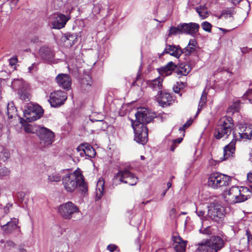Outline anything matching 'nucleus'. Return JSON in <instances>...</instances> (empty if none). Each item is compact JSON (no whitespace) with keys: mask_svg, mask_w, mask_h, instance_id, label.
<instances>
[{"mask_svg":"<svg viewBox=\"0 0 252 252\" xmlns=\"http://www.w3.org/2000/svg\"><path fill=\"white\" fill-rule=\"evenodd\" d=\"M207 93H206L205 91H204L202 93V95L200 97L198 103V109L196 113L197 115L200 112L203 107L205 105L207 100Z\"/></svg>","mask_w":252,"mask_h":252,"instance_id":"35","label":"nucleus"},{"mask_svg":"<svg viewBox=\"0 0 252 252\" xmlns=\"http://www.w3.org/2000/svg\"><path fill=\"white\" fill-rule=\"evenodd\" d=\"M231 118L220 119L215 129L214 135L217 139L227 138L232 131L233 124Z\"/></svg>","mask_w":252,"mask_h":252,"instance_id":"5","label":"nucleus"},{"mask_svg":"<svg viewBox=\"0 0 252 252\" xmlns=\"http://www.w3.org/2000/svg\"><path fill=\"white\" fill-rule=\"evenodd\" d=\"M192 123V120L190 119L188 120L182 127H180L179 129V130H185Z\"/></svg>","mask_w":252,"mask_h":252,"instance_id":"43","label":"nucleus"},{"mask_svg":"<svg viewBox=\"0 0 252 252\" xmlns=\"http://www.w3.org/2000/svg\"><path fill=\"white\" fill-rule=\"evenodd\" d=\"M231 180V177L219 173L214 172L208 178V186L214 189H218L228 186Z\"/></svg>","mask_w":252,"mask_h":252,"instance_id":"7","label":"nucleus"},{"mask_svg":"<svg viewBox=\"0 0 252 252\" xmlns=\"http://www.w3.org/2000/svg\"><path fill=\"white\" fill-rule=\"evenodd\" d=\"M9 151L2 147H0V160L5 161L10 157Z\"/></svg>","mask_w":252,"mask_h":252,"instance_id":"36","label":"nucleus"},{"mask_svg":"<svg viewBox=\"0 0 252 252\" xmlns=\"http://www.w3.org/2000/svg\"><path fill=\"white\" fill-rule=\"evenodd\" d=\"M199 231L201 233L206 235H210L211 233V230L210 226H208L203 229H200Z\"/></svg>","mask_w":252,"mask_h":252,"instance_id":"46","label":"nucleus"},{"mask_svg":"<svg viewBox=\"0 0 252 252\" xmlns=\"http://www.w3.org/2000/svg\"><path fill=\"white\" fill-rule=\"evenodd\" d=\"M61 179V174L56 171L49 173L48 175L47 180L49 182H59Z\"/></svg>","mask_w":252,"mask_h":252,"instance_id":"32","label":"nucleus"},{"mask_svg":"<svg viewBox=\"0 0 252 252\" xmlns=\"http://www.w3.org/2000/svg\"><path fill=\"white\" fill-rule=\"evenodd\" d=\"M191 68L189 64L185 63H181L176 65L175 71L179 75L186 76L191 71Z\"/></svg>","mask_w":252,"mask_h":252,"instance_id":"23","label":"nucleus"},{"mask_svg":"<svg viewBox=\"0 0 252 252\" xmlns=\"http://www.w3.org/2000/svg\"><path fill=\"white\" fill-rule=\"evenodd\" d=\"M183 33H186L192 35L198 31L199 28V24L195 23H183L182 24Z\"/></svg>","mask_w":252,"mask_h":252,"instance_id":"20","label":"nucleus"},{"mask_svg":"<svg viewBox=\"0 0 252 252\" xmlns=\"http://www.w3.org/2000/svg\"><path fill=\"white\" fill-rule=\"evenodd\" d=\"M66 93L62 91H57L50 94L49 102L51 106L57 107L63 105L67 99Z\"/></svg>","mask_w":252,"mask_h":252,"instance_id":"13","label":"nucleus"},{"mask_svg":"<svg viewBox=\"0 0 252 252\" xmlns=\"http://www.w3.org/2000/svg\"><path fill=\"white\" fill-rule=\"evenodd\" d=\"M58 85L62 88L69 90L71 88V79L67 74H60L56 78Z\"/></svg>","mask_w":252,"mask_h":252,"instance_id":"16","label":"nucleus"},{"mask_svg":"<svg viewBox=\"0 0 252 252\" xmlns=\"http://www.w3.org/2000/svg\"><path fill=\"white\" fill-rule=\"evenodd\" d=\"M10 173V170L0 163V178L9 176Z\"/></svg>","mask_w":252,"mask_h":252,"instance_id":"38","label":"nucleus"},{"mask_svg":"<svg viewBox=\"0 0 252 252\" xmlns=\"http://www.w3.org/2000/svg\"><path fill=\"white\" fill-rule=\"evenodd\" d=\"M196 213L197 214V215L200 217H203L204 216V214H205V211H203V210H196Z\"/></svg>","mask_w":252,"mask_h":252,"instance_id":"52","label":"nucleus"},{"mask_svg":"<svg viewBox=\"0 0 252 252\" xmlns=\"http://www.w3.org/2000/svg\"><path fill=\"white\" fill-rule=\"evenodd\" d=\"M173 90L175 93H179L180 92V88L177 85H174L173 87Z\"/></svg>","mask_w":252,"mask_h":252,"instance_id":"54","label":"nucleus"},{"mask_svg":"<svg viewBox=\"0 0 252 252\" xmlns=\"http://www.w3.org/2000/svg\"><path fill=\"white\" fill-rule=\"evenodd\" d=\"M62 183L64 189L68 192H73L77 187L83 192L88 191L82 174L77 170L64 175L62 178Z\"/></svg>","mask_w":252,"mask_h":252,"instance_id":"3","label":"nucleus"},{"mask_svg":"<svg viewBox=\"0 0 252 252\" xmlns=\"http://www.w3.org/2000/svg\"><path fill=\"white\" fill-rule=\"evenodd\" d=\"M37 40H38V38H37V37H35L34 38V40H32V41H33V42H37Z\"/></svg>","mask_w":252,"mask_h":252,"instance_id":"63","label":"nucleus"},{"mask_svg":"<svg viewBox=\"0 0 252 252\" xmlns=\"http://www.w3.org/2000/svg\"><path fill=\"white\" fill-rule=\"evenodd\" d=\"M201 26L203 29L207 32H210L211 31L212 25L208 22H204L202 23Z\"/></svg>","mask_w":252,"mask_h":252,"instance_id":"41","label":"nucleus"},{"mask_svg":"<svg viewBox=\"0 0 252 252\" xmlns=\"http://www.w3.org/2000/svg\"><path fill=\"white\" fill-rule=\"evenodd\" d=\"M18 219H11V221L7 222L5 224L1 225V229L5 233L9 234L17 228Z\"/></svg>","mask_w":252,"mask_h":252,"instance_id":"21","label":"nucleus"},{"mask_svg":"<svg viewBox=\"0 0 252 252\" xmlns=\"http://www.w3.org/2000/svg\"><path fill=\"white\" fill-rule=\"evenodd\" d=\"M174 241L176 243L174 249L176 252H185L186 242L183 241L180 237H175Z\"/></svg>","mask_w":252,"mask_h":252,"instance_id":"28","label":"nucleus"},{"mask_svg":"<svg viewBox=\"0 0 252 252\" xmlns=\"http://www.w3.org/2000/svg\"><path fill=\"white\" fill-rule=\"evenodd\" d=\"M252 196V191L245 187H232L224 194L225 200L230 204L240 203Z\"/></svg>","mask_w":252,"mask_h":252,"instance_id":"4","label":"nucleus"},{"mask_svg":"<svg viewBox=\"0 0 252 252\" xmlns=\"http://www.w3.org/2000/svg\"><path fill=\"white\" fill-rule=\"evenodd\" d=\"M85 146L83 144H82L80 145L77 148V151L79 153V155L81 157H84V156H86V153L84 152H85Z\"/></svg>","mask_w":252,"mask_h":252,"instance_id":"42","label":"nucleus"},{"mask_svg":"<svg viewBox=\"0 0 252 252\" xmlns=\"http://www.w3.org/2000/svg\"><path fill=\"white\" fill-rule=\"evenodd\" d=\"M250 160L251 161V162H252V153H251V155H250Z\"/></svg>","mask_w":252,"mask_h":252,"instance_id":"62","label":"nucleus"},{"mask_svg":"<svg viewBox=\"0 0 252 252\" xmlns=\"http://www.w3.org/2000/svg\"><path fill=\"white\" fill-rule=\"evenodd\" d=\"M163 79L158 77L152 80H149L147 84L153 90L158 91L159 94L162 89Z\"/></svg>","mask_w":252,"mask_h":252,"instance_id":"26","label":"nucleus"},{"mask_svg":"<svg viewBox=\"0 0 252 252\" xmlns=\"http://www.w3.org/2000/svg\"><path fill=\"white\" fill-rule=\"evenodd\" d=\"M118 247L115 244H109L107 247V250L110 252H113L118 249Z\"/></svg>","mask_w":252,"mask_h":252,"instance_id":"47","label":"nucleus"},{"mask_svg":"<svg viewBox=\"0 0 252 252\" xmlns=\"http://www.w3.org/2000/svg\"><path fill=\"white\" fill-rule=\"evenodd\" d=\"M19 252H27L26 250L22 248H20L19 249Z\"/></svg>","mask_w":252,"mask_h":252,"instance_id":"58","label":"nucleus"},{"mask_svg":"<svg viewBox=\"0 0 252 252\" xmlns=\"http://www.w3.org/2000/svg\"><path fill=\"white\" fill-rule=\"evenodd\" d=\"M197 41L195 39H191L189 40L188 45L194 47L195 49L197 46Z\"/></svg>","mask_w":252,"mask_h":252,"instance_id":"48","label":"nucleus"},{"mask_svg":"<svg viewBox=\"0 0 252 252\" xmlns=\"http://www.w3.org/2000/svg\"><path fill=\"white\" fill-rule=\"evenodd\" d=\"M6 245L10 248H13L15 246V244L12 241H7L6 242Z\"/></svg>","mask_w":252,"mask_h":252,"instance_id":"50","label":"nucleus"},{"mask_svg":"<svg viewBox=\"0 0 252 252\" xmlns=\"http://www.w3.org/2000/svg\"><path fill=\"white\" fill-rule=\"evenodd\" d=\"M136 120H131V126L134 131V140L137 143L145 144L148 141V128L146 125L151 122L155 117V113L147 108L138 109L135 114Z\"/></svg>","mask_w":252,"mask_h":252,"instance_id":"1","label":"nucleus"},{"mask_svg":"<svg viewBox=\"0 0 252 252\" xmlns=\"http://www.w3.org/2000/svg\"><path fill=\"white\" fill-rule=\"evenodd\" d=\"M195 9L202 19H205L208 16L209 13L205 4L196 6Z\"/></svg>","mask_w":252,"mask_h":252,"instance_id":"30","label":"nucleus"},{"mask_svg":"<svg viewBox=\"0 0 252 252\" xmlns=\"http://www.w3.org/2000/svg\"><path fill=\"white\" fill-rule=\"evenodd\" d=\"M158 95V101L159 104L163 107L169 106L173 100L170 94L166 92L160 91V93Z\"/></svg>","mask_w":252,"mask_h":252,"instance_id":"18","label":"nucleus"},{"mask_svg":"<svg viewBox=\"0 0 252 252\" xmlns=\"http://www.w3.org/2000/svg\"><path fill=\"white\" fill-rule=\"evenodd\" d=\"M58 212L63 219L70 220L74 214L79 212V209L77 205L72 202L68 201L59 206Z\"/></svg>","mask_w":252,"mask_h":252,"instance_id":"9","label":"nucleus"},{"mask_svg":"<svg viewBox=\"0 0 252 252\" xmlns=\"http://www.w3.org/2000/svg\"><path fill=\"white\" fill-rule=\"evenodd\" d=\"M164 54H169L172 56L178 58L183 54V52L179 46L168 45H166L162 55Z\"/></svg>","mask_w":252,"mask_h":252,"instance_id":"19","label":"nucleus"},{"mask_svg":"<svg viewBox=\"0 0 252 252\" xmlns=\"http://www.w3.org/2000/svg\"><path fill=\"white\" fill-rule=\"evenodd\" d=\"M38 134L40 140V144L45 147L50 146L54 141L55 135L50 129L41 127L38 129Z\"/></svg>","mask_w":252,"mask_h":252,"instance_id":"11","label":"nucleus"},{"mask_svg":"<svg viewBox=\"0 0 252 252\" xmlns=\"http://www.w3.org/2000/svg\"><path fill=\"white\" fill-rule=\"evenodd\" d=\"M195 49L189 45L182 50L183 54H184L186 56L189 55L191 53L195 51Z\"/></svg>","mask_w":252,"mask_h":252,"instance_id":"40","label":"nucleus"},{"mask_svg":"<svg viewBox=\"0 0 252 252\" xmlns=\"http://www.w3.org/2000/svg\"><path fill=\"white\" fill-rule=\"evenodd\" d=\"M247 178L248 181L252 183V172H250L247 174Z\"/></svg>","mask_w":252,"mask_h":252,"instance_id":"55","label":"nucleus"},{"mask_svg":"<svg viewBox=\"0 0 252 252\" xmlns=\"http://www.w3.org/2000/svg\"><path fill=\"white\" fill-rule=\"evenodd\" d=\"M182 31V24H179L177 27H171L169 30L168 36H170L172 35L182 34L183 33Z\"/></svg>","mask_w":252,"mask_h":252,"instance_id":"34","label":"nucleus"},{"mask_svg":"<svg viewBox=\"0 0 252 252\" xmlns=\"http://www.w3.org/2000/svg\"><path fill=\"white\" fill-rule=\"evenodd\" d=\"M92 83V80L91 77L87 75L82 79L81 87L82 90L87 91L91 86Z\"/></svg>","mask_w":252,"mask_h":252,"instance_id":"31","label":"nucleus"},{"mask_svg":"<svg viewBox=\"0 0 252 252\" xmlns=\"http://www.w3.org/2000/svg\"><path fill=\"white\" fill-rule=\"evenodd\" d=\"M85 146V153H86V156L91 158L94 157L96 152L94 148L90 144L88 143H84Z\"/></svg>","mask_w":252,"mask_h":252,"instance_id":"33","label":"nucleus"},{"mask_svg":"<svg viewBox=\"0 0 252 252\" xmlns=\"http://www.w3.org/2000/svg\"><path fill=\"white\" fill-rule=\"evenodd\" d=\"M49 18L53 29H61L65 26L66 22L70 19V17L60 13H56L52 15Z\"/></svg>","mask_w":252,"mask_h":252,"instance_id":"12","label":"nucleus"},{"mask_svg":"<svg viewBox=\"0 0 252 252\" xmlns=\"http://www.w3.org/2000/svg\"><path fill=\"white\" fill-rule=\"evenodd\" d=\"M22 84L23 86L22 87L18 89V94L20 96V98L22 100L25 101H28L31 98V95L29 93V86L27 84L23 83L22 81H20L19 80H14L13 83V85L15 86L16 84Z\"/></svg>","mask_w":252,"mask_h":252,"instance_id":"15","label":"nucleus"},{"mask_svg":"<svg viewBox=\"0 0 252 252\" xmlns=\"http://www.w3.org/2000/svg\"><path fill=\"white\" fill-rule=\"evenodd\" d=\"M247 240L245 238H242L240 240V246L242 243H244V248L240 247L239 250H235L233 252H249V243L252 240V235L249 230H246Z\"/></svg>","mask_w":252,"mask_h":252,"instance_id":"24","label":"nucleus"},{"mask_svg":"<svg viewBox=\"0 0 252 252\" xmlns=\"http://www.w3.org/2000/svg\"><path fill=\"white\" fill-rule=\"evenodd\" d=\"M167 191V189H165V190L163 191V193H162V196H164V195H165V194H166V193Z\"/></svg>","mask_w":252,"mask_h":252,"instance_id":"64","label":"nucleus"},{"mask_svg":"<svg viewBox=\"0 0 252 252\" xmlns=\"http://www.w3.org/2000/svg\"><path fill=\"white\" fill-rule=\"evenodd\" d=\"M245 97L249 100L251 103H252V88L249 89L244 94Z\"/></svg>","mask_w":252,"mask_h":252,"instance_id":"44","label":"nucleus"},{"mask_svg":"<svg viewBox=\"0 0 252 252\" xmlns=\"http://www.w3.org/2000/svg\"><path fill=\"white\" fill-rule=\"evenodd\" d=\"M195 252H211L207 245H205L203 241L198 243Z\"/></svg>","mask_w":252,"mask_h":252,"instance_id":"37","label":"nucleus"},{"mask_svg":"<svg viewBox=\"0 0 252 252\" xmlns=\"http://www.w3.org/2000/svg\"><path fill=\"white\" fill-rule=\"evenodd\" d=\"M104 180L100 178L97 182L95 190V200L100 199L104 194Z\"/></svg>","mask_w":252,"mask_h":252,"instance_id":"27","label":"nucleus"},{"mask_svg":"<svg viewBox=\"0 0 252 252\" xmlns=\"http://www.w3.org/2000/svg\"><path fill=\"white\" fill-rule=\"evenodd\" d=\"M238 129L236 127L233 130V138L230 143L225 146L223 149V157L220 158V161L233 157L235 150V143L242 139H250L252 135V126L248 124H240L238 126Z\"/></svg>","mask_w":252,"mask_h":252,"instance_id":"2","label":"nucleus"},{"mask_svg":"<svg viewBox=\"0 0 252 252\" xmlns=\"http://www.w3.org/2000/svg\"><path fill=\"white\" fill-rule=\"evenodd\" d=\"M25 196V193L23 192H19L17 194V197L22 201L24 199Z\"/></svg>","mask_w":252,"mask_h":252,"instance_id":"51","label":"nucleus"},{"mask_svg":"<svg viewBox=\"0 0 252 252\" xmlns=\"http://www.w3.org/2000/svg\"><path fill=\"white\" fill-rule=\"evenodd\" d=\"M239 108V102H235L229 106L227 111L232 113L238 111Z\"/></svg>","mask_w":252,"mask_h":252,"instance_id":"39","label":"nucleus"},{"mask_svg":"<svg viewBox=\"0 0 252 252\" xmlns=\"http://www.w3.org/2000/svg\"><path fill=\"white\" fill-rule=\"evenodd\" d=\"M137 182L138 178L126 169L119 170L113 179V183L115 185L125 183L130 186H134Z\"/></svg>","mask_w":252,"mask_h":252,"instance_id":"6","label":"nucleus"},{"mask_svg":"<svg viewBox=\"0 0 252 252\" xmlns=\"http://www.w3.org/2000/svg\"><path fill=\"white\" fill-rule=\"evenodd\" d=\"M33 65H34V64H32V66H29V67H28V70H29V72H31V71H32V68H33Z\"/></svg>","mask_w":252,"mask_h":252,"instance_id":"59","label":"nucleus"},{"mask_svg":"<svg viewBox=\"0 0 252 252\" xmlns=\"http://www.w3.org/2000/svg\"><path fill=\"white\" fill-rule=\"evenodd\" d=\"M224 209L220 204L212 203L208 207V216L215 221H221L224 217Z\"/></svg>","mask_w":252,"mask_h":252,"instance_id":"10","label":"nucleus"},{"mask_svg":"<svg viewBox=\"0 0 252 252\" xmlns=\"http://www.w3.org/2000/svg\"><path fill=\"white\" fill-rule=\"evenodd\" d=\"M24 130L27 132V133H32V126L30 125H27L26 126H25L24 127Z\"/></svg>","mask_w":252,"mask_h":252,"instance_id":"49","label":"nucleus"},{"mask_svg":"<svg viewBox=\"0 0 252 252\" xmlns=\"http://www.w3.org/2000/svg\"><path fill=\"white\" fill-rule=\"evenodd\" d=\"M169 215L171 217H175V216H176V210H175V208H172L169 211Z\"/></svg>","mask_w":252,"mask_h":252,"instance_id":"53","label":"nucleus"},{"mask_svg":"<svg viewBox=\"0 0 252 252\" xmlns=\"http://www.w3.org/2000/svg\"><path fill=\"white\" fill-rule=\"evenodd\" d=\"M175 148V146H174V144H173V145H172V146H171V150L172 151H174Z\"/></svg>","mask_w":252,"mask_h":252,"instance_id":"60","label":"nucleus"},{"mask_svg":"<svg viewBox=\"0 0 252 252\" xmlns=\"http://www.w3.org/2000/svg\"><path fill=\"white\" fill-rule=\"evenodd\" d=\"M172 183L171 182H168L167 183V189H166L168 190L171 187Z\"/></svg>","mask_w":252,"mask_h":252,"instance_id":"57","label":"nucleus"},{"mask_svg":"<svg viewBox=\"0 0 252 252\" xmlns=\"http://www.w3.org/2000/svg\"><path fill=\"white\" fill-rule=\"evenodd\" d=\"M240 247H241V248H244V243H242L241 245L240 246V243L239 244V249L238 250H239L240 249Z\"/></svg>","mask_w":252,"mask_h":252,"instance_id":"61","label":"nucleus"},{"mask_svg":"<svg viewBox=\"0 0 252 252\" xmlns=\"http://www.w3.org/2000/svg\"><path fill=\"white\" fill-rule=\"evenodd\" d=\"M17 109L14 106L13 102H11L7 104L5 113L8 116V119H12L17 114Z\"/></svg>","mask_w":252,"mask_h":252,"instance_id":"29","label":"nucleus"},{"mask_svg":"<svg viewBox=\"0 0 252 252\" xmlns=\"http://www.w3.org/2000/svg\"><path fill=\"white\" fill-rule=\"evenodd\" d=\"M203 242L208 245L211 252H218L224 247L225 244L224 240L218 236H213Z\"/></svg>","mask_w":252,"mask_h":252,"instance_id":"14","label":"nucleus"},{"mask_svg":"<svg viewBox=\"0 0 252 252\" xmlns=\"http://www.w3.org/2000/svg\"><path fill=\"white\" fill-rule=\"evenodd\" d=\"M176 64L172 62L168 63L166 65L158 69L159 73L163 76L171 74L173 71L175 70Z\"/></svg>","mask_w":252,"mask_h":252,"instance_id":"22","label":"nucleus"},{"mask_svg":"<svg viewBox=\"0 0 252 252\" xmlns=\"http://www.w3.org/2000/svg\"><path fill=\"white\" fill-rule=\"evenodd\" d=\"M77 36L76 34L69 32L65 33L61 38L62 41L64 42L66 46H72L76 42Z\"/></svg>","mask_w":252,"mask_h":252,"instance_id":"25","label":"nucleus"},{"mask_svg":"<svg viewBox=\"0 0 252 252\" xmlns=\"http://www.w3.org/2000/svg\"><path fill=\"white\" fill-rule=\"evenodd\" d=\"M43 114V110L36 104L30 102L27 104L24 111V117L27 122H31L39 119Z\"/></svg>","mask_w":252,"mask_h":252,"instance_id":"8","label":"nucleus"},{"mask_svg":"<svg viewBox=\"0 0 252 252\" xmlns=\"http://www.w3.org/2000/svg\"><path fill=\"white\" fill-rule=\"evenodd\" d=\"M17 62L18 59L16 57H13L9 60V64L11 67H13L14 68H15V65Z\"/></svg>","mask_w":252,"mask_h":252,"instance_id":"45","label":"nucleus"},{"mask_svg":"<svg viewBox=\"0 0 252 252\" xmlns=\"http://www.w3.org/2000/svg\"><path fill=\"white\" fill-rule=\"evenodd\" d=\"M39 57L45 61L50 62L53 59L54 53L53 50L49 47H41L38 51Z\"/></svg>","mask_w":252,"mask_h":252,"instance_id":"17","label":"nucleus"},{"mask_svg":"<svg viewBox=\"0 0 252 252\" xmlns=\"http://www.w3.org/2000/svg\"><path fill=\"white\" fill-rule=\"evenodd\" d=\"M182 140H183V138H178V139H176L174 140L173 141V143H174H174H181V141H182Z\"/></svg>","mask_w":252,"mask_h":252,"instance_id":"56","label":"nucleus"}]
</instances>
